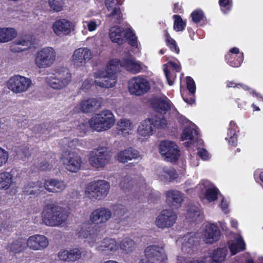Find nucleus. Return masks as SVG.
<instances>
[{"mask_svg": "<svg viewBox=\"0 0 263 263\" xmlns=\"http://www.w3.org/2000/svg\"><path fill=\"white\" fill-rule=\"evenodd\" d=\"M72 80V75L70 70L65 67L57 69L55 73L47 76L46 82L47 85L54 90H62L66 88Z\"/></svg>", "mask_w": 263, "mask_h": 263, "instance_id": "20e7f679", "label": "nucleus"}, {"mask_svg": "<svg viewBox=\"0 0 263 263\" xmlns=\"http://www.w3.org/2000/svg\"><path fill=\"white\" fill-rule=\"evenodd\" d=\"M149 118L155 132L156 129H164L167 126L166 119L161 115L153 116Z\"/></svg>", "mask_w": 263, "mask_h": 263, "instance_id": "c03bdc74", "label": "nucleus"}, {"mask_svg": "<svg viewBox=\"0 0 263 263\" xmlns=\"http://www.w3.org/2000/svg\"><path fill=\"white\" fill-rule=\"evenodd\" d=\"M50 10L55 12H59L63 10V3L62 1H48Z\"/></svg>", "mask_w": 263, "mask_h": 263, "instance_id": "603ef678", "label": "nucleus"}, {"mask_svg": "<svg viewBox=\"0 0 263 263\" xmlns=\"http://www.w3.org/2000/svg\"><path fill=\"white\" fill-rule=\"evenodd\" d=\"M26 248L34 251L42 250L48 246V239L44 235L36 234L30 236L26 241Z\"/></svg>", "mask_w": 263, "mask_h": 263, "instance_id": "aec40b11", "label": "nucleus"}, {"mask_svg": "<svg viewBox=\"0 0 263 263\" xmlns=\"http://www.w3.org/2000/svg\"><path fill=\"white\" fill-rule=\"evenodd\" d=\"M152 123L149 118L142 121L137 129L138 135L143 137H149L152 136L155 132Z\"/></svg>", "mask_w": 263, "mask_h": 263, "instance_id": "72a5a7b5", "label": "nucleus"}, {"mask_svg": "<svg viewBox=\"0 0 263 263\" xmlns=\"http://www.w3.org/2000/svg\"><path fill=\"white\" fill-rule=\"evenodd\" d=\"M52 29L58 36L66 35L73 30V25L71 22L66 19H59L53 23Z\"/></svg>", "mask_w": 263, "mask_h": 263, "instance_id": "5701e85b", "label": "nucleus"}, {"mask_svg": "<svg viewBox=\"0 0 263 263\" xmlns=\"http://www.w3.org/2000/svg\"><path fill=\"white\" fill-rule=\"evenodd\" d=\"M120 248L124 253H129L135 250V243L133 239L126 237L121 242Z\"/></svg>", "mask_w": 263, "mask_h": 263, "instance_id": "a18cd8bd", "label": "nucleus"}, {"mask_svg": "<svg viewBox=\"0 0 263 263\" xmlns=\"http://www.w3.org/2000/svg\"><path fill=\"white\" fill-rule=\"evenodd\" d=\"M108 35L111 42L119 45L123 44L128 39L132 46L138 48L137 37L130 28L124 29L116 26L112 27L109 29Z\"/></svg>", "mask_w": 263, "mask_h": 263, "instance_id": "39448f33", "label": "nucleus"}, {"mask_svg": "<svg viewBox=\"0 0 263 263\" xmlns=\"http://www.w3.org/2000/svg\"><path fill=\"white\" fill-rule=\"evenodd\" d=\"M243 53H240L238 48L234 47L230 49V52L226 55V60L230 66L238 67L243 61Z\"/></svg>", "mask_w": 263, "mask_h": 263, "instance_id": "bb28decb", "label": "nucleus"}, {"mask_svg": "<svg viewBox=\"0 0 263 263\" xmlns=\"http://www.w3.org/2000/svg\"><path fill=\"white\" fill-rule=\"evenodd\" d=\"M122 66V61L118 59L111 60L105 69H99L94 73L96 85L102 88H111L117 81V72Z\"/></svg>", "mask_w": 263, "mask_h": 263, "instance_id": "f257e3e1", "label": "nucleus"}, {"mask_svg": "<svg viewBox=\"0 0 263 263\" xmlns=\"http://www.w3.org/2000/svg\"><path fill=\"white\" fill-rule=\"evenodd\" d=\"M52 165L47 163H41L39 169L41 171H46L51 168Z\"/></svg>", "mask_w": 263, "mask_h": 263, "instance_id": "338daca9", "label": "nucleus"}, {"mask_svg": "<svg viewBox=\"0 0 263 263\" xmlns=\"http://www.w3.org/2000/svg\"><path fill=\"white\" fill-rule=\"evenodd\" d=\"M65 140L66 141L67 146L71 148H74L79 144V141L77 139H74L70 141H69L67 139H65Z\"/></svg>", "mask_w": 263, "mask_h": 263, "instance_id": "0e129e2a", "label": "nucleus"}, {"mask_svg": "<svg viewBox=\"0 0 263 263\" xmlns=\"http://www.w3.org/2000/svg\"><path fill=\"white\" fill-rule=\"evenodd\" d=\"M227 254L228 250L226 248H218L215 250L211 255L212 260L211 263H221L225 260Z\"/></svg>", "mask_w": 263, "mask_h": 263, "instance_id": "79ce46f5", "label": "nucleus"}, {"mask_svg": "<svg viewBox=\"0 0 263 263\" xmlns=\"http://www.w3.org/2000/svg\"><path fill=\"white\" fill-rule=\"evenodd\" d=\"M187 88L191 95L193 96L196 91V85L193 79L187 77L186 78Z\"/></svg>", "mask_w": 263, "mask_h": 263, "instance_id": "5fc2aeb1", "label": "nucleus"}, {"mask_svg": "<svg viewBox=\"0 0 263 263\" xmlns=\"http://www.w3.org/2000/svg\"><path fill=\"white\" fill-rule=\"evenodd\" d=\"M13 183V175L9 172L0 173V189L7 190Z\"/></svg>", "mask_w": 263, "mask_h": 263, "instance_id": "37998d69", "label": "nucleus"}, {"mask_svg": "<svg viewBox=\"0 0 263 263\" xmlns=\"http://www.w3.org/2000/svg\"><path fill=\"white\" fill-rule=\"evenodd\" d=\"M151 104L156 111L161 113L165 112L171 107V102L166 98H153L151 100Z\"/></svg>", "mask_w": 263, "mask_h": 263, "instance_id": "2f4dec72", "label": "nucleus"}, {"mask_svg": "<svg viewBox=\"0 0 263 263\" xmlns=\"http://www.w3.org/2000/svg\"><path fill=\"white\" fill-rule=\"evenodd\" d=\"M149 89L148 80L143 77H135L128 82V90L131 94L140 96L146 93Z\"/></svg>", "mask_w": 263, "mask_h": 263, "instance_id": "ddd939ff", "label": "nucleus"}, {"mask_svg": "<svg viewBox=\"0 0 263 263\" xmlns=\"http://www.w3.org/2000/svg\"><path fill=\"white\" fill-rule=\"evenodd\" d=\"M117 129L119 133H121L123 135H128L130 132L134 128V125L132 122L126 118L121 119L117 122Z\"/></svg>", "mask_w": 263, "mask_h": 263, "instance_id": "58836bf2", "label": "nucleus"}, {"mask_svg": "<svg viewBox=\"0 0 263 263\" xmlns=\"http://www.w3.org/2000/svg\"><path fill=\"white\" fill-rule=\"evenodd\" d=\"M184 194L176 190H170L165 193V201L168 206L179 208L184 201Z\"/></svg>", "mask_w": 263, "mask_h": 263, "instance_id": "4be33fe9", "label": "nucleus"}, {"mask_svg": "<svg viewBox=\"0 0 263 263\" xmlns=\"http://www.w3.org/2000/svg\"><path fill=\"white\" fill-rule=\"evenodd\" d=\"M122 5L120 1H107L106 8L110 13L108 14V18L114 20L115 23H120L121 21L122 15L120 6Z\"/></svg>", "mask_w": 263, "mask_h": 263, "instance_id": "393cba45", "label": "nucleus"}, {"mask_svg": "<svg viewBox=\"0 0 263 263\" xmlns=\"http://www.w3.org/2000/svg\"><path fill=\"white\" fill-rule=\"evenodd\" d=\"M110 185L108 182L103 180L92 181L86 185L85 190V196L91 200H101L108 195Z\"/></svg>", "mask_w": 263, "mask_h": 263, "instance_id": "0eeeda50", "label": "nucleus"}, {"mask_svg": "<svg viewBox=\"0 0 263 263\" xmlns=\"http://www.w3.org/2000/svg\"><path fill=\"white\" fill-rule=\"evenodd\" d=\"M122 67L134 73L139 72L142 68L140 63L132 58H127L122 61Z\"/></svg>", "mask_w": 263, "mask_h": 263, "instance_id": "4c0bfd02", "label": "nucleus"}, {"mask_svg": "<svg viewBox=\"0 0 263 263\" xmlns=\"http://www.w3.org/2000/svg\"><path fill=\"white\" fill-rule=\"evenodd\" d=\"M201 216V212L199 208L196 205L190 206L187 210L186 215V218L192 221H197Z\"/></svg>", "mask_w": 263, "mask_h": 263, "instance_id": "49530a36", "label": "nucleus"}, {"mask_svg": "<svg viewBox=\"0 0 263 263\" xmlns=\"http://www.w3.org/2000/svg\"><path fill=\"white\" fill-rule=\"evenodd\" d=\"M62 161L65 168L72 173L77 172L82 165L80 156L73 152H65L62 156Z\"/></svg>", "mask_w": 263, "mask_h": 263, "instance_id": "4468645a", "label": "nucleus"}, {"mask_svg": "<svg viewBox=\"0 0 263 263\" xmlns=\"http://www.w3.org/2000/svg\"><path fill=\"white\" fill-rule=\"evenodd\" d=\"M17 35V31L11 27H0V43H5L12 41Z\"/></svg>", "mask_w": 263, "mask_h": 263, "instance_id": "e433bc0d", "label": "nucleus"}, {"mask_svg": "<svg viewBox=\"0 0 263 263\" xmlns=\"http://www.w3.org/2000/svg\"><path fill=\"white\" fill-rule=\"evenodd\" d=\"M228 246L232 255L243 251L246 248L245 242L240 236L236 237L234 240L229 241Z\"/></svg>", "mask_w": 263, "mask_h": 263, "instance_id": "f704fd0d", "label": "nucleus"}, {"mask_svg": "<svg viewBox=\"0 0 263 263\" xmlns=\"http://www.w3.org/2000/svg\"><path fill=\"white\" fill-rule=\"evenodd\" d=\"M157 173L158 178L165 182H172L177 177L176 171L170 167L160 168Z\"/></svg>", "mask_w": 263, "mask_h": 263, "instance_id": "c756f323", "label": "nucleus"}, {"mask_svg": "<svg viewBox=\"0 0 263 263\" xmlns=\"http://www.w3.org/2000/svg\"><path fill=\"white\" fill-rule=\"evenodd\" d=\"M196 190L200 194L202 200L212 202L217 198L218 189L208 180H202L196 186Z\"/></svg>", "mask_w": 263, "mask_h": 263, "instance_id": "f8f14e48", "label": "nucleus"}, {"mask_svg": "<svg viewBox=\"0 0 263 263\" xmlns=\"http://www.w3.org/2000/svg\"><path fill=\"white\" fill-rule=\"evenodd\" d=\"M219 206L223 212L225 213H228V202L223 198L221 199V204L219 205Z\"/></svg>", "mask_w": 263, "mask_h": 263, "instance_id": "69168bd1", "label": "nucleus"}, {"mask_svg": "<svg viewBox=\"0 0 263 263\" xmlns=\"http://www.w3.org/2000/svg\"><path fill=\"white\" fill-rule=\"evenodd\" d=\"M220 236V232L218 227L213 223L206 224L202 232L203 240L206 243L211 244L217 241Z\"/></svg>", "mask_w": 263, "mask_h": 263, "instance_id": "a211bd4d", "label": "nucleus"}, {"mask_svg": "<svg viewBox=\"0 0 263 263\" xmlns=\"http://www.w3.org/2000/svg\"><path fill=\"white\" fill-rule=\"evenodd\" d=\"M110 155L105 147H100L91 151L88 155L89 164L97 169L102 168L109 163Z\"/></svg>", "mask_w": 263, "mask_h": 263, "instance_id": "1a4fd4ad", "label": "nucleus"}, {"mask_svg": "<svg viewBox=\"0 0 263 263\" xmlns=\"http://www.w3.org/2000/svg\"><path fill=\"white\" fill-rule=\"evenodd\" d=\"M191 163L193 166H196L198 165L199 161L197 158L193 157L191 160Z\"/></svg>", "mask_w": 263, "mask_h": 263, "instance_id": "774afa93", "label": "nucleus"}, {"mask_svg": "<svg viewBox=\"0 0 263 263\" xmlns=\"http://www.w3.org/2000/svg\"><path fill=\"white\" fill-rule=\"evenodd\" d=\"M92 58L90 49L86 47H80L76 49L71 56V61L76 67L84 66Z\"/></svg>", "mask_w": 263, "mask_h": 263, "instance_id": "dca6fc26", "label": "nucleus"}, {"mask_svg": "<svg viewBox=\"0 0 263 263\" xmlns=\"http://www.w3.org/2000/svg\"><path fill=\"white\" fill-rule=\"evenodd\" d=\"M140 157L139 153L132 148H128L119 152L116 158L120 162L125 163L128 161L137 159Z\"/></svg>", "mask_w": 263, "mask_h": 263, "instance_id": "c85d7f7f", "label": "nucleus"}, {"mask_svg": "<svg viewBox=\"0 0 263 263\" xmlns=\"http://www.w3.org/2000/svg\"><path fill=\"white\" fill-rule=\"evenodd\" d=\"M13 42L19 46L22 47L23 48H25V50L29 48L31 46V42L23 38L18 39Z\"/></svg>", "mask_w": 263, "mask_h": 263, "instance_id": "4d7b16f0", "label": "nucleus"}, {"mask_svg": "<svg viewBox=\"0 0 263 263\" xmlns=\"http://www.w3.org/2000/svg\"><path fill=\"white\" fill-rule=\"evenodd\" d=\"M83 27L89 31H95L101 24V21L99 19H91L82 22Z\"/></svg>", "mask_w": 263, "mask_h": 263, "instance_id": "de8ad7c7", "label": "nucleus"}, {"mask_svg": "<svg viewBox=\"0 0 263 263\" xmlns=\"http://www.w3.org/2000/svg\"><path fill=\"white\" fill-rule=\"evenodd\" d=\"M79 237L85 239V241L91 247L95 246L96 241L100 238L99 235L94 231L82 230L78 233Z\"/></svg>", "mask_w": 263, "mask_h": 263, "instance_id": "c9c22d12", "label": "nucleus"}, {"mask_svg": "<svg viewBox=\"0 0 263 263\" xmlns=\"http://www.w3.org/2000/svg\"><path fill=\"white\" fill-rule=\"evenodd\" d=\"M27 249L26 241L23 239H19L10 243L7 249L11 253L16 254L24 251Z\"/></svg>", "mask_w": 263, "mask_h": 263, "instance_id": "ea45409f", "label": "nucleus"}, {"mask_svg": "<svg viewBox=\"0 0 263 263\" xmlns=\"http://www.w3.org/2000/svg\"><path fill=\"white\" fill-rule=\"evenodd\" d=\"M219 6L221 11L226 13L231 9L232 4L231 1H219Z\"/></svg>", "mask_w": 263, "mask_h": 263, "instance_id": "13d9d810", "label": "nucleus"}, {"mask_svg": "<svg viewBox=\"0 0 263 263\" xmlns=\"http://www.w3.org/2000/svg\"><path fill=\"white\" fill-rule=\"evenodd\" d=\"M94 83L96 84L95 80L93 81L91 79H87L82 82L81 88L83 90H87L91 87Z\"/></svg>", "mask_w": 263, "mask_h": 263, "instance_id": "bf43d9fd", "label": "nucleus"}, {"mask_svg": "<svg viewBox=\"0 0 263 263\" xmlns=\"http://www.w3.org/2000/svg\"><path fill=\"white\" fill-rule=\"evenodd\" d=\"M227 86L228 87H237V88H241L242 89L246 90H248L249 88L246 85L243 84H236L233 82H228L227 84Z\"/></svg>", "mask_w": 263, "mask_h": 263, "instance_id": "680f3d73", "label": "nucleus"}, {"mask_svg": "<svg viewBox=\"0 0 263 263\" xmlns=\"http://www.w3.org/2000/svg\"><path fill=\"white\" fill-rule=\"evenodd\" d=\"M55 50L51 47H45L37 51L34 58V63L39 68L51 67L56 60Z\"/></svg>", "mask_w": 263, "mask_h": 263, "instance_id": "9d476101", "label": "nucleus"}, {"mask_svg": "<svg viewBox=\"0 0 263 263\" xmlns=\"http://www.w3.org/2000/svg\"><path fill=\"white\" fill-rule=\"evenodd\" d=\"M144 253L147 258L158 263L164 262L167 259L163 248L157 245L147 246L145 249Z\"/></svg>", "mask_w": 263, "mask_h": 263, "instance_id": "6ab92c4d", "label": "nucleus"}, {"mask_svg": "<svg viewBox=\"0 0 263 263\" xmlns=\"http://www.w3.org/2000/svg\"><path fill=\"white\" fill-rule=\"evenodd\" d=\"M191 16L194 23H198L203 18L204 13L201 10L197 9L193 11Z\"/></svg>", "mask_w": 263, "mask_h": 263, "instance_id": "864d4df0", "label": "nucleus"}, {"mask_svg": "<svg viewBox=\"0 0 263 263\" xmlns=\"http://www.w3.org/2000/svg\"><path fill=\"white\" fill-rule=\"evenodd\" d=\"M82 252L78 248L67 250H61L58 254L59 258L64 261H75L81 257Z\"/></svg>", "mask_w": 263, "mask_h": 263, "instance_id": "a878e982", "label": "nucleus"}, {"mask_svg": "<svg viewBox=\"0 0 263 263\" xmlns=\"http://www.w3.org/2000/svg\"><path fill=\"white\" fill-rule=\"evenodd\" d=\"M90 128L98 132L110 129L115 123L113 113L109 110H103L94 114L88 121Z\"/></svg>", "mask_w": 263, "mask_h": 263, "instance_id": "7ed1b4c3", "label": "nucleus"}, {"mask_svg": "<svg viewBox=\"0 0 263 263\" xmlns=\"http://www.w3.org/2000/svg\"><path fill=\"white\" fill-rule=\"evenodd\" d=\"M111 217V211L105 208L93 210L90 215V220L94 224H101L108 221Z\"/></svg>", "mask_w": 263, "mask_h": 263, "instance_id": "412c9836", "label": "nucleus"}, {"mask_svg": "<svg viewBox=\"0 0 263 263\" xmlns=\"http://www.w3.org/2000/svg\"><path fill=\"white\" fill-rule=\"evenodd\" d=\"M10 49L12 52H20L25 51V48H23L22 47H20L18 45L12 42L10 47Z\"/></svg>", "mask_w": 263, "mask_h": 263, "instance_id": "e2e57ef3", "label": "nucleus"}, {"mask_svg": "<svg viewBox=\"0 0 263 263\" xmlns=\"http://www.w3.org/2000/svg\"><path fill=\"white\" fill-rule=\"evenodd\" d=\"M101 101L99 99L90 98H85L75 107L76 111H82L83 112H89L100 107Z\"/></svg>", "mask_w": 263, "mask_h": 263, "instance_id": "b1692460", "label": "nucleus"}, {"mask_svg": "<svg viewBox=\"0 0 263 263\" xmlns=\"http://www.w3.org/2000/svg\"><path fill=\"white\" fill-rule=\"evenodd\" d=\"M9 153L5 149L0 147V167L4 165L8 161Z\"/></svg>", "mask_w": 263, "mask_h": 263, "instance_id": "6e6d98bb", "label": "nucleus"}, {"mask_svg": "<svg viewBox=\"0 0 263 263\" xmlns=\"http://www.w3.org/2000/svg\"><path fill=\"white\" fill-rule=\"evenodd\" d=\"M197 149L198 155L202 159L206 160L210 158V154L204 148L199 149L197 148Z\"/></svg>", "mask_w": 263, "mask_h": 263, "instance_id": "052dcab7", "label": "nucleus"}, {"mask_svg": "<svg viewBox=\"0 0 263 263\" xmlns=\"http://www.w3.org/2000/svg\"><path fill=\"white\" fill-rule=\"evenodd\" d=\"M119 246L115 239L105 238L99 243L96 249L100 251L112 252L117 251Z\"/></svg>", "mask_w": 263, "mask_h": 263, "instance_id": "473e14b6", "label": "nucleus"}, {"mask_svg": "<svg viewBox=\"0 0 263 263\" xmlns=\"http://www.w3.org/2000/svg\"><path fill=\"white\" fill-rule=\"evenodd\" d=\"M32 85V82L30 78L20 74L10 77L6 82L7 88L15 94L26 92Z\"/></svg>", "mask_w": 263, "mask_h": 263, "instance_id": "6e6552de", "label": "nucleus"}, {"mask_svg": "<svg viewBox=\"0 0 263 263\" xmlns=\"http://www.w3.org/2000/svg\"><path fill=\"white\" fill-rule=\"evenodd\" d=\"M66 185L64 181L58 179H50L44 182V187L49 192L59 193L62 192Z\"/></svg>", "mask_w": 263, "mask_h": 263, "instance_id": "cd10ccee", "label": "nucleus"}, {"mask_svg": "<svg viewBox=\"0 0 263 263\" xmlns=\"http://www.w3.org/2000/svg\"><path fill=\"white\" fill-rule=\"evenodd\" d=\"M239 132L238 127L236 125L234 121H231L228 128V132L227 134L228 137L229 138V142L230 144L235 146L236 145L237 141V133Z\"/></svg>", "mask_w": 263, "mask_h": 263, "instance_id": "a19ab883", "label": "nucleus"}, {"mask_svg": "<svg viewBox=\"0 0 263 263\" xmlns=\"http://www.w3.org/2000/svg\"><path fill=\"white\" fill-rule=\"evenodd\" d=\"M43 190L42 183L37 181L25 187L24 192L29 194H36Z\"/></svg>", "mask_w": 263, "mask_h": 263, "instance_id": "09e8293b", "label": "nucleus"}, {"mask_svg": "<svg viewBox=\"0 0 263 263\" xmlns=\"http://www.w3.org/2000/svg\"><path fill=\"white\" fill-rule=\"evenodd\" d=\"M195 243L194 233H189L185 236L179 237L176 240L177 246L181 247L182 253L178 256L177 263H205L203 259L190 260L186 254L192 252V248Z\"/></svg>", "mask_w": 263, "mask_h": 263, "instance_id": "423d86ee", "label": "nucleus"}, {"mask_svg": "<svg viewBox=\"0 0 263 263\" xmlns=\"http://www.w3.org/2000/svg\"><path fill=\"white\" fill-rule=\"evenodd\" d=\"M67 212L63 208L53 203L46 204L42 212L43 220L50 227L63 226L68 218Z\"/></svg>", "mask_w": 263, "mask_h": 263, "instance_id": "f03ea898", "label": "nucleus"}, {"mask_svg": "<svg viewBox=\"0 0 263 263\" xmlns=\"http://www.w3.org/2000/svg\"><path fill=\"white\" fill-rule=\"evenodd\" d=\"M166 41L167 45L172 51L175 52L177 54L179 53L180 50L177 46L176 41L172 39L167 33L166 34Z\"/></svg>", "mask_w": 263, "mask_h": 263, "instance_id": "3c124183", "label": "nucleus"}, {"mask_svg": "<svg viewBox=\"0 0 263 263\" xmlns=\"http://www.w3.org/2000/svg\"><path fill=\"white\" fill-rule=\"evenodd\" d=\"M174 29L176 31H181L184 30L186 26V22L183 21L180 16L178 15H174Z\"/></svg>", "mask_w": 263, "mask_h": 263, "instance_id": "8fccbe9b", "label": "nucleus"}, {"mask_svg": "<svg viewBox=\"0 0 263 263\" xmlns=\"http://www.w3.org/2000/svg\"><path fill=\"white\" fill-rule=\"evenodd\" d=\"M176 214L171 210L161 211L155 220L156 226L162 229L172 227L176 222Z\"/></svg>", "mask_w": 263, "mask_h": 263, "instance_id": "f3484780", "label": "nucleus"}, {"mask_svg": "<svg viewBox=\"0 0 263 263\" xmlns=\"http://www.w3.org/2000/svg\"><path fill=\"white\" fill-rule=\"evenodd\" d=\"M190 124L191 125L189 127L183 130L181 135L182 141L189 140V141L184 143L185 146L187 147H191L192 146L198 147L199 145H201L203 141L198 136L196 126L191 123Z\"/></svg>", "mask_w": 263, "mask_h": 263, "instance_id": "2eb2a0df", "label": "nucleus"}, {"mask_svg": "<svg viewBox=\"0 0 263 263\" xmlns=\"http://www.w3.org/2000/svg\"><path fill=\"white\" fill-rule=\"evenodd\" d=\"M171 66L173 67L176 72L180 71L181 67L179 63H173L171 61L163 65V70L167 83L170 85H172L174 84V81L176 78V74L173 72L170 71V67Z\"/></svg>", "mask_w": 263, "mask_h": 263, "instance_id": "7c9ffc66", "label": "nucleus"}, {"mask_svg": "<svg viewBox=\"0 0 263 263\" xmlns=\"http://www.w3.org/2000/svg\"><path fill=\"white\" fill-rule=\"evenodd\" d=\"M162 157L167 161L175 162L180 157V151L176 144L169 140L162 141L159 145Z\"/></svg>", "mask_w": 263, "mask_h": 263, "instance_id": "9b49d317", "label": "nucleus"}]
</instances>
